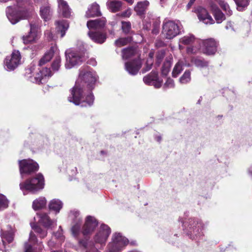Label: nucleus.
I'll list each match as a JSON object with an SVG mask.
<instances>
[{"instance_id": "12", "label": "nucleus", "mask_w": 252, "mask_h": 252, "mask_svg": "<svg viewBox=\"0 0 252 252\" xmlns=\"http://www.w3.org/2000/svg\"><path fill=\"white\" fill-rule=\"evenodd\" d=\"M20 53L18 50L13 51L10 56H7L4 61V68L6 70H14L20 64L21 62Z\"/></svg>"}, {"instance_id": "50", "label": "nucleus", "mask_w": 252, "mask_h": 252, "mask_svg": "<svg viewBox=\"0 0 252 252\" xmlns=\"http://www.w3.org/2000/svg\"><path fill=\"white\" fill-rule=\"evenodd\" d=\"M225 28L226 30H231L233 31H236L237 29L235 27L234 24L231 22H228L225 26Z\"/></svg>"}, {"instance_id": "57", "label": "nucleus", "mask_w": 252, "mask_h": 252, "mask_svg": "<svg viewBox=\"0 0 252 252\" xmlns=\"http://www.w3.org/2000/svg\"><path fill=\"white\" fill-rule=\"evenodd\" d=\"M34 68L33 67H31V68H28L27 70H26V74L27 75H29V74H32V73H33V70H34Z\"/></svg>"}, {"instance_id": "38", "label": "nucleus", "mask_w": 252, "mask_h": 252, "mask_svg": "<svg viewBox=\"0 0 252 252\" xmlns=\"http://www.w3.org/2000/svg\"><path fill=\"white\" fill-rule=\"evenodd\" d=\"M136 52L135 49L132 47L126 48L123 50V58L127 59L133 56Z\"/></svg>"}, {"instance_id": "62", "label": "nucleus", "mask_w": 252, "mask_h": 252, "mask_svg": "<svg viewBox=\"0 0 252 252\" xmlns=\"http://www.w3.org/2000/svg\"><path fill=\"white\" fill-rule=\"evenodd\" d=\"M251 24L249 23V22H246L244 23V26L246 27V28H249Z\"/></svg>"}, {"instance_id": "36", "label": "nucleus", "mask_w": 252, "mask_h": 252, "mask_svg": "<svg viewBox=\"0 0 252 252\" xmlns=\"http://www.w3.org/2000/svg\"><path fill=\"white\" fill-rule=\"evenodd\" d=\"M191 63L196 67L202 68L206 67L208 65V63L203 59L194 58L191 60Z\"/></svg>"}, {"instance_id": "43", "label": "nucleus", "mask_w": 252, "mask_h": 252, "mask_svg": "<svg viewBox=\"0 0 252 252\" xmlns=\"http://www.w3.org/2000/svg\"><path fill=\"white\" fill-rule=\"evenodd\" d=\"M61 58L60 56L56 55L52 64V68L54 70L58 71L61 66Z\"/></svg>"}, {"instance_id": "49", "label": "nucleus", "mask_w": 252, "mask_h": 252, "mask_svg": "<svg viewBox=\"0 0 252 252\" xmlns=\"http://www.w3.org/2000/svg\"><path fill=\"white\" fill-rule=\"evenodd\" d=\"M164 86L168 88H173L174 87V81L170 78H167L164 84Z\"/></svg>"}, {"instance_id": "46", "label": "nucleus", "mask_w": 252, "mask_h": 252, "mask_svg": "<svg viewBox=\"0 0 252 252\" xmlns=\"http://www.w3.org/2000/svg\"><path fill=\"white\" fill-rule=\"evenodd\" d=\"M153 64V60H152L151 59H148L145 64V67H144L142 70V73H144L149 71L152 68Z\"/></svg>"}, {"instance_id": "29", "label": "nucleus", "mask_w": 252, "mask_h": 252, "mask_svg": "<svg viewBox=\"0 0 252 252\" xmlns=\"http://www.w3.org/2000/svg\"><path fill=\"white\" fill-rule=\"evenodd\" d=\"M149 5V2L148 0H144L137 2L134 7V10L139 15L143 14Z\"/></svg>"}, {"instance_id": "61", "label": "nucleus", "mask_w": 252, "mask_h": 252, "mask_svg": "<svg viewBox=\"0 0 252 252\" xmlns=\"http://www.w3.org/2000/svg\"><path fill=\"white\" fill-rule=\"evenodd\" d=\"M187 52H188V53H194L195 52L193 51V49L190 48H187Z\"/></svg>"}, {"instance_id": "3", "label": "nucleus", "mask_w": 252, "mask_h": 252, "mask_svg": "<svg viewBox=\"0 0 252 252\" xmlns=\"http://www.w3.org/2000/svg\"><path fill=\"white\" fill-rule=\"evenodd\" d=\"M179 221L183 224L187 235L192 240H196L202 235L203 224L198 219L190 218L186 222H184L182 218Z\"/></svg>"}, {"instance_id": "13", "label": "nucleus", "mask_w": 252, "mask_h": 252, "mask_svg": "<svg viewBox=\"0 0 252 252\" xmlns=\"http://www.w3.org/2000/svg\"><path fill=\"white\" fill-rule=\"evenodd\" d=\"M197 42L202 45V51L207 55H214L217 51L218 43L214 38L199 40Z\"/></svg>"}, {"instance_id": "45", "label": "nucleus", "mask_w": 252, "mask_h": 252, "mask_svg": "<svg viewBox=\"0 0 252 252\" xmlns=\"http://www.w3.org/2000/svg\"><path fill=\"white\" fill-rule=\"evenodd\" d=\"M53 235L60 243H62L64 240L65 238L63 234V230L62 229L61 226L59 227V229L58 230V231L53 233Z\"/></svg>"}, {"instance_id": "11", "label": "nucleus", "mask_w": 252, "mask_h": 252, "mask_svg": "<svg viewBox=\"0 0 252 252\" xmlns=\"http://www.w3.org/2000/svg\"><path fill=\"white\" fill-rule=\"evenodd\" d=\"M68 216L69 218L72 221V234L74 237H77L80 232L82 218L80 216L79 212L76 210L70 211Z\"/></svg>"}, {"instance_id": "27", "label": "nucleus", "mask_w": 252, "mask_h": 252, "mask_svg": "<svg viewBox=\"0 0 252 252\" xmlns=\"http://www.w3.org/2000/svg\"><path fill=\"white\" fill-rule=\"evenodd\" d=\"M56 50V46H52L50 50L45 53L43 57L39 61V65L41 66L46 63L50 61L53 58Z\"/></svg>"}, {"instance_id": "7", "label": "nucleus", "mask_w": 252, "mask_h": 252, "mask_svg": "<svg viewBox=\"0 0 252 252\" xmlns=\"http://www.w3.org/2000/svg\"><path fill=\"white\" fill-rule=\"evenodd\" d=\"M182 26L180 22L168 21L162 26V34L167 39H172L180 34Z\"/></svg>"}, {"instance_id": "30", "label": "nucleus", "mask_w": 252, "mask_h": 252, "mask_svg": "<svg viewBox=\"0 0 252 252\" xmlns=\"http://www.w3.org/2000/svg\"><path fill=\"white\" fill-rule=\"evenodd\" d=\"M46 198L41 196L33 201L32 207L34 210L36 211L44 208L46 206Z\"/></svg>"}, {"instance_id": "55", "label": "nucleus", "mask_w": 252, "mask_h": 252, "mask_svg": "<svg viewBox=\"0 0 252 252\" xmlns=\"http://www.w3.org/2000/svg\"><path fill=\"white\" fill-rule=\"evenodd\" d=\"M45 36L48 38V39L51 40L53 38L52 34V33L50 31H47L45 32Z\"/></svg>"}, {"instance_id": "64", "label": "nucleus", "mask_w": 252, "mask_h": 252, "mask_svg": "<svg viewBox=\"0 0 252 252\" xmlns=\"http://www.w3.org/2000/svg\"><path fill=\"white\" fill-rule=\"evenodd\" d=\"M76 171H77V169H76V168H75V169H74V174H76Z\"/></svg>"}, {"instance_id": "41", "label": "nucleus", "mask_w": 252, "mask_h": 252, "mask_svg": "<svg viewBox=\"0 0 252 252\" xmlns=\"http://www.w3.org/2000/svg\"><path fill=\"white\" fill-rule=\"evenodd\" d=\"M171 66V62L170 60H166L163 64L161 68V73L163 75H166L169 72Z\"/></svg>"}, {"instance_id": "20", "label": "nucleus", "mask_w": 252, "mask_h": 252, "mask_svg": "<svg viewBox=\"0 0 252 252\" xmlns=\"http://www.w3.org/2000/svg\"><path fill=\"white\" fill-rule=\"evenodd\" d=\"M38 37L37 28L34 25H31V31L29 34L26 36H23V40L25 44H28L35 41Z\"/></svg>"}, {"instance_id": "31", "label": "nucleus", "mask_w": 252, "mask_h": 252, "mask_svg": "<svg viewBox=\"0 0 252 252\" xmlns=\"http://www.w3.org/2000/svg\"><path fill=\"white\" fill-rule=\"evenodd\" d=\"M62 207L63 203L59 199H53L49 204V209L55 212L56 214L60 212V211Z\"/></svg>"}, {"instance_id": "6", "label": "nucleus", "mask_w": 252, "mask_h": 252, "mask_svg": "<svg viewBox=\"0 0 252 252\" xmlns=\"http://www.w3.org/2000/svg\"><path fill=\"white\" fill-rule=\"evenodd\" d=\"M7 18L12 24H15L20 20L28 17L29 14L24 8L17 5L8 6L6 9Z\"/></svg>"}, {"instance_id": "54", "label": "nucleus", "mask_w": 252, "mask_h": 252, "mask_svg": "<svg viewBox=\"0 0 252 252\" xmlns=\"http://www.w3.org/2000/svg\"><path fill=\"white\" fill-rule=\"evenodd\" d=\"M87 63L92 66H95L96 65V61L93 58L90 59L89 60H88Z\"/></svg>"}, {"instance_id": "37", "label": "nucleus", "mask_w": 252, "mask_h": 252, "mask_svg": "<svg viewBox=\"0 0 252 252\" xmlns=\"http://www.w3.org/2000/svg\"><path fill=\"white\" fill-rule=\"evenodd\" d=\"M222 9L225 11L226 14L230 16L232 14V11L230 9L229 5L224 0H216Z\"/></svg>"}, {"instance_id": "15", "label": "nucleus", "mask_w": 252, "mask_h": 252, "mask_svg": "<svg viewBox=\"0 0 252 252\" xmlns=\"http://www.w3.org/2000/svg\"><path fill=\"white\" fill-rule=\"evenodd\" d=\"M143 81L146 85L154 86L155 88H159L162 84V81L159 80L156 71L152 72L144 77Z\"/></svg>"}, {"instance_id": "2", "label": "nucleus", "mask_w": 252, "mask_h": 252, "mask_svg": "<svg viewBox=\"0 0 252 252\" xmlns=\"http://www.w3.org/2000/svg\"><path fill=\"white\" fill-rule=\"evenodd\" d=\"M105 23L106 20L104 18L88 21L87 26L89 30L88 34L94 42L101 44L105 41L106 34L99 31L104 27Z\"/></svg>"}, {"instance_id": "8", "label": "nucleus", "mask_w": 252, "mask_h": 252, "mask_svg": "<svg viewBox=\"0 0 252 252\" xmlns=\"http://www.w3.org/2000/svg\"><path fill=\"white\" fill-rule=\"evenodd\" d=\"M110 233V228L106 224H102L93 237L94 243V244L99 245L100 247H103Z\"/></svg>"}, {"instance_id": "59", "label": "nucleus", "mask_w": 252, "mask_h": 252, "mask_svg": "<svg viewBox=\"0 0 252 252\" xmlns=\"http://www.w3.org/2000/svg\"><path fill=\"white\" fill-rule=\"evenodd\" d=\"M248 173L252 177V165L248 169Z\"/></svg>"}, {"instance_id": "39", "label": "nucleus", "mask_w": 252, "mask_h": 252, "mask_svg": "<svg viewBox=\"0 0 252 252\" xmlns=\"http://www.w3.org/2000/svg\"><path fill=\"white\" fill-rule=\"evenodd\" d=\"M239 11H243L249 4V0H234Z\"/></svg>"}, {"instance_id": "25", "label": "nucleus", "mask_w": 252, "mask_h": 252, "mask_svg": "<svg viewBox=\"0 0 252 252\" xmlns=\"http://www.w3.org/2000/svg\"><path fill=\"white\" fill-rule=\"evenodd\" d=\"M100 15L99 6L96 2L93 3L89 7L86 14L87 17H96Z\"/></svg>"}, {"instance_id": "56", "label": "nucleus", "mask_w": 252, "mask_h": 252, "mask_svg": "<svg viewBox=\"0 0 252 252\" xmlns=\"http://www.w3.org/2000/svg\"><path fill=\"white\" fill-rule=\"evenodd\" d=\"M196 0H189V3L187 5V8L188 9H189L191 8V7L193 5Z\"/></svg>"}, {"instance_id": "22", "label": "nucleus", "mask_w": 252, "mask_h": 252, "mask_svg": "<svg viewBox=\"0 0 252 252\" xmlns=\"http://www.w3.org/2000/svg\"><path fill=\"white\" fill-rule=\"evenodd\" d=\"M39 217V222L43 224L45 227H50L53 224L56 225V220H51L46 213L37 214Z\"/></svg>"}, {"instance_id": "28", "label": "nucleus", "mask_w": 252, "mask_h": 252, "mask_svg": "<svg viewBox=\"0 0 252 252\" xmlns=\"http://www.w3.org/2000/svg\"><path fill=\"white\" fill-rule=\"evenodd\" d=\"M56 25L57 32H60L61 37H63L69 27L68 22L66 20L59 21L56 22Z\"/></svg>"}, {"instance_id": "42", "label": "nucleus", "mask_w": 252, "mask_h": 252, "mask_svg": "<svg viewBox=\"0 0 252 252\" xmlns=\"http://www.w3.org/2000/svg\"><path fill=\"white\" fill-rule=\"evenodd\" d=\"M9 202L6 197L3 194H0V211L7 208Z\"/></svg>"}, {"instance_id": "52", "label": "nucleus", "mask_w": 252, "mask_h": 252, "mask_svg": "<svg viewBox=\"0 0 252 252\" xmlns=\"http://www.w3.org/2000/svg\"><path fill=\"white\" fill-rule=\"evenodd\" d=\"M29 241L31 243H35L37 241L36 237L32 232H31L30 234Z\"/></svg>"}, {"instance_id": "48", "label": "nucleus", "mask_w": 252, "mask_h": 252, "mask_svg": "<svg viewBox=\"0 0 252 252\" xmlns=\"http://www.w3.org/2000/svg\"><path fill=\"white\" fill-rule=\"evenodd\" d=\"M164 57V52L163 51H158L156 56V63L159 65Z\"/></svg>"}, {"instance_id": "60", "label": "nucleus", "mask_w": 252, "mask_h": 252, "mask_svg": "<svg viewBox=\"0 0 252 252\" xmlns=\"http://www.w3.org/2000/svg\"><path fill=\"white\" fill-rule=\"evenodd\" d=\"M154 55V53L150 52L149 54V58L148 59H151L152 60H153Z\"/></svg>"}, {"instance_id": "17", "label": "nucleus", "mask_w": 252, "mask_h": 252, "mask_svg": "<svg viewBox=\"0 0 252 252\" xmlns=\"http://www.w3.org/2000/svg\"><path fill=\"white\" fill-rule=\"evenodd\" d=\"M0 236L3 246L5 247V243H10L14 239V231L10 225L1 229Z\"/></svg>"}, {"instance_id": "23", "label": "nucleus", "mask_w": 252, "mask_h": 252, "mask_svg": "<svg viewBox=\"0 0 252 252\" xmlns=\"http://www.w3.org/2000/svg\"><path fill=\"white\" fill-rule=\"evenodd\" d=\"M40 15L45 21H47L51 19L52 15V11L48 3L41 6L40 9Z\"/></svg>"}, {"instance_id": "1", "label": "nucleus", "mask_w": 252, "mask_h": 252, "mask_svg": "<svg viewBox=\"0 0 252 252\" xmlns=\"http://www.w3.org/2000/svg\"><path fill=\"white\" fill-rule=\"evenodd\" d=\"M96 78L95 71L92 69H81L75 86L70 90L68 100L81 107L92 106L94 103V96L91 92L86 93L85 92V87L86 86L89 90H91Z\"/></svg>"}, {"instance_id": "10", "label": "nucleus", "mask_w": 252, "mask_h": 252, "mask_svg": "<svg viewBox=\"0 0 252 252\" xmlns=\"http://www.w3.org/2000/svg\"><path fill=\"white\" fill-rule=\"evenodd\" d=\"M20 172L23 178L24 174H29L38 170L39 166L37 162L32 159H23L19 160Z\"/></svg>"}, {"instance_id": "16", "label": "nucleus", "mask_w": 252, "mask_h": 252, "mask_svg": "<svg viewBox=\"0 0 252 252\" xmlns=\"http://www.w3.org/2000/svg\"><path fill=\"white\" fill-rule=\"evenodd\" d=\"M97 224L95 218L91 216L87 217L83 227L82 233L84 236L90 234L94 230Z\"/></svg>"}, {"instance_id": "9", "label": "nucleus", "mask_w": 252, "mask_h": 252, "mask_svg": "<svg viewBox=\"0 0 252 252\" xmlns=\"http://www.w3.org/2000/svg\"><path fill=\"white\" fill-rule=\"evenodd\" d=\"M65 55L66 58L65 67L67 69H70L79 65L82 62V57L78 51L68 49L65 51Z\"/></svg>"}, {"instance_id": "18", "label": "nucleus", "mask_w": 252, "mask_h": 252, "mask_svg": "<svg viewBox=\"0 0 252 252\" xmlns=\"http://www.w3.org/2000/svg\"><path fill=\"white\" fill-rule=\"evenodd\" d=\"M141 67V61L139 59L125 63V68L128 73L132 75H136Z\"/></svg>"}, {"instance_id": "19", "label": "nucleus", "mask_w": 252, "mask_h": 252, "mask_svg": "<svg viewBox=\"0 0 252 252\" xmlns=\"http://www.w3.org/2000/svg\"><path fill=\"white\" fill-rule=\"evenodd\" d=\"M194 11L197 14L199 20L204 23L211 24L214 23V20L205 8L200 6L197 7Z\"/></svg>"}, {"instance_id": "51", "label": "nucleus", "mask_w": 252, "mask_h": 252, "mask_svg": "<svg viewBox=\"0 0 252 252\" xmlns=\"http://www.w3.org/2000/svg\"><path fill=\"white\" fill-rule=\"evenodd\" d=\"M131 14V10L130 8L126 9L122 14V15L125 17H129Z\"/></svg>"}, {"instance_id": "24", "label": "nucleus", "mask_w": 252, "mask_h": 252, "mask_svg": "<svg viewBox=\"0 0 252 252\" xmlns=\"http://www.w3.org/2000/svg\"><path fill=\"white\" fill-rule=\"evenodd\" d=\"M211 8L217 23H221L225 19L224 15L216 5L211 4Z\"/></svg>"}, {"instance_id": "5", "label": "nucleus", "mask_w": 252, "mask_h": 252, "mask_svg": "<svg viewBox=\"0 0 252 252\" xmlns=\"http://www.w3.org/2000/svg\"><path fill=\"white\" fill-rule=\"evenodd\" d=\"M128 243V240L121 233L113 234L111 241L108 244L107 252H121Z\"/></svg>"}, {"instance_id": "21", "label": "nucleus", "mask_w": 252, "mask_h": 252, "mask_svg": "<svg viewBox=\"0 0 252 252\" xmlns=\"http://www.w3.org/2000/svg\"><path fill=\"white\" fill-rule=\"evenodd\" d=\"M59 12L64 17L69 18L71 14L70 9L67 3L63 0H57Z\"/></svg>"}, {"instance_id": "35", "label": "nucleus", "mask_w": 252, "mask_h": 252, "mask_svg": "<svg viewBox=\"0 0 252 252\" xmlns=\"http://www.w3.org/2000/svg\"><path fill=\"white\" fill-rule=\"evenodd\" d=\"M31 226L35 232L38 233L41 238L45 237L47 235V231L37 226L34 222H31Z\"/></svg>"}, {"instance_id": "58", "label": "nucleus", "mask_w": 252, "mask_h": 252, "mask_svg": "<svg viewBox=\"0 0 252 252\" xmlns=\"http://www.w3.org/2000/svg\"><path fill=\"white\" fill-rule=\"evenodd\" d=\"M55 245V243L52 240H50L48 242V245L50 247H54Z\"/></svg>"}, {"instance_id": "33", "label": "nucleus", "mask_w": 252, "mask_h": 252, "mask_svg": "<svg viewBox=\"0 0 252 252\" xmlns=\"http://www.w3.org/2000/svg\"><path fill=\"white\" fill-rule=\"evenodd\" d=\"M122 5V3L120 1L113 0L107 3L108 8L113 12H116L120 10Z\"/></svg>"}, {"instance_id": "40", "label": "nucleus", "mask_w": 252, "mask_h": 252, "mask_svg": "<svg viewBox=\"0 0 252 252\" xmlns=\"http://www.w3.org/2000/svg\"><path fill=\"white\" fill-rule=\"evenodd\" d=\"M191 80L190 71L189 70H186L183 75L180 78V82L181 84H185L190 82Z\"/></svg>"}, {"instance_id": "14", "label": "nucleus", "mask_w": 252, "mask_h": 252, "mask_svg": "<svg viewBox=\"0 0 252 252\" xmlns=\"http://www.w3.org/2000/svg\"><path fill=\"white\" fill-rule=\"evenodd\" d=\"M39 72L35 74L34 77L29 76L31 81L38 84L46 82L47 79L52 75L51 70L47 67L43 68L42 69L39 68Z\"/></svg>"}, {"instance_id": "34", "label": "nucleus", "mask_w": 252, "mask_h": 252, "mask_svg": "<svg viewBox=\"0 0 252 252\" xmlns=\"http://www.w3.org/2000/svg\"><path fill=\"white\" fill-rule=\"evenodd\" d=\"M79 244L86 249V252H99L98 249L94 247V245L91 243H88L84 240H80Z\"/></svg>"}, {"instance_id": "44", "label": "nucleus", "mask_w": 252, "mask_h": 252, "mask_svg": "<svg viewBox=\"0 0 252 252\" xmlns=\"http://www.w3.org/2000/svg\"><path fill=\"white\" fill-rule=\"evenodd\" d=\"M130 41L131 39L129 37L120 38L116 40L115 43L116 46L117 47H121L126 45L127 43L130 42Z\"/></svg>"}, {"instance_id": "63", "label": "nucleus", "mask_w": 252, "mask_h": 252, "mask_svg": "<svg viewBox=\"0 0 252 252\" xmlns=\"http://www.w3.org/2000/svg\"><path fill=\"white\" fill-rule=\"evenodd\" d=\"M156 138L157 141L158 142H160L161 139V137L160 136H158L156 137Z\"/></svg>"}, {"instance_id": "53", "label": "nucleus", "mask_w": 252, "mask_h": 252, "mask_svg": "<svg viewBox=\"0 0 252 252\" xmlns=\"http://www.w3.org/2000/svg\"><path fill=\"white\" fill-rule=\"evenodd\" d=\"M25 252H33L32 247L28 243H26L25 245Z\"/></svg>"}, {"instance_id": "47", "label": "nucleus", "mask_w": 252, "mask_h": 252, "mask_svg": "<svg viewBox=\"0 0 252 252\" xmlns=\"http://www.w3.org/2000/svg\"><path fill=\"white\" fill-rule=\"evenodd\" d=\"M122 29L125 33H128L131 29V24L129 22H122Z\"/></svg>"}, {"instance_id": "4", "label": "nucleus", "mask_w": 252, "mask_h": 252, "mask_svg": "<svg viewBox=\"0 0 252 252\" xmlns=\"http://www.w3.org/2000/svg\"><path fill=\"white\" fill-rule=\"evenodd\" d=\"M44 186V179L40 173L20 184V188L22 190H27L33 193L42 189Z\"/></svg>"}, {"instance_id": "32", "label": "nucleus", "mask_w": 252, "mask_h": 252, "mask_svg": "<svg viewBox=\"0 0 252 252\" xmlns=\"http://www.w3.org/2000/svg\"><path fill=\"white\" fill-rule=\"evenodd\" d=\"M184 66H189V64H185L183 61H179L175 65L173 71L172 76L177 77L178 75L183 71Z\"/></svg>"}, {"instance_id": "26", "label": "nucleus", "mask_w": 252, "mask_h": 252, "mask_svg": "<svg viewBox=\"0 0 252 252\" xmlns=\"http://www.w3.org/2000/svg\"><path fill=\"white\" fill-rule=\"evenodd\" d=\"M195 41V36L192 34H188L179 39V48L180 50L184 48L183 45H188Z\"/></svg>"}]
</instances>
